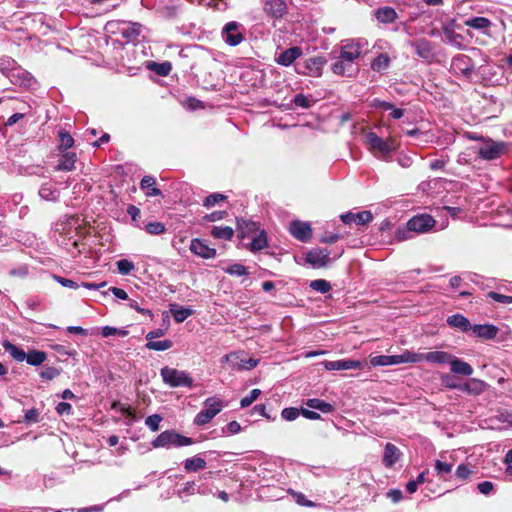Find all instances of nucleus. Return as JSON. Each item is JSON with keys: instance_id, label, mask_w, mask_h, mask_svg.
I'll use <instances>...</instances> for the list:
<instances>
[{"instance_id": "obj_28", "label": "nucleus", "mask_w": 512, "mask_h": 512, "mask_svg": "<svg viewBox=\"0 0 512 512\" xmlns=\"http://www.w3.org/2000/svg\"><path fill=\"white\" fill-rule=\"evenodd\" d=\"M268 247V237L265 230H259L251 237L250 250L252 252L261 251Z\"/></svg>"}, {"instance_id": "obj_39", "label": "nucleus", "mask_w": 512, "mask_h": 512, "mask_svg": "<svg viewBox=\"0 0 512 512\" xmlns=\"http://www.w3.org/2000/svg\"><path fill=\"white\" fill-rule=\"evenodd\" d=\"M375 16L381 23H392L396 19L397 14L391 7H382L375 12Z\"/></svg>"}, {"instance_id": "obj_52", "label": "nucleus", "mask_w": 512, "mask_h": 512, "mask_svg": "<svg viewBox=\"0 0 512 512\" xmlns=\"http://www.w3.org/2000/svg\"><path fill=\"white\" fill-rule=\"evenodd\" d=\"M40 421V411L36 408L29 409L25 412L23 423L29 425Z\"/></svg>"}, {"instance_id": "obj_3", "label": "nucleus", "mask_w": 512, "mask_h": 512, "mask_svg": "<svg viewBox=\"0 0 512 512\" xmlns=\"http://www.w3.org/2000/svg\"><path fill=\"white\" fill-rule=\"evenodd\" d=\"M194 443V440L190 437L184 436L177 431L165 430L161 432L152 442L151 445L153 448H180L184 446H189Z\"/></svg>"}, {"instance_id": "obj_7", "label": "nucleus", "mask_w": 512, "mask_h": 512, "mask_svg": "<svg viewBox=\"0 0 512 512\" xmlns=\"http://www.w3.org/2000/svg\"><path fill=\"white\" fill-rule=\"evenodd\" d=\"M368 48V41L364 38L346 40L341 47V59L347 61L352 66L354 61L360 57L362 52Z\"/></svg>"}, {"instance_id": "obj_41", "label": "nucleus", "mask_w": 512, "mask_h": 512, "mask_svg": "<svg viewBox=\"0 0 512 512\" xmlns=\"http://www.w3.org/2000/svg\"><path fill=\"white\" fill-rule=\"evenodd\" d=\"M444 41L457 48H462L463 37L454 30L446 28L444 30Z\"/></svg>"}, {"instance_id": "obj_19", "label": "nucleus", "mask_w": 512, "mask_h": 512, "mask_svg": "<svg viewBox=\"0 0 512 512\" xmlns=\"http://www.w3.org/2000/svg\"><path fill=\"white\" fill-rule=\"evenodd\" d=\"M325 60L322 57H313L305 61L304 70H298V73L317 77L321 75Z\"/></svg>"}, {"instance_id": "obj_53", "label": "nucleus", "mask_w": 512, "mask_h": 512, "mask_svg": "<svg viewBox=\"0 0 512 512\" xmlns=\"http://www.w3.org/2000/svg\"><path fill=\"white\" fill-rule=\"evenodd\" d=\"M191 3L208 4L214 6L218 10H226L228 8V0H189Z\"/></svg>"}, {"instance_id": "obj_44", "label": "nucleus", "mask_w": 512, "mask_h": 512, "mask_svg": "<svg viewBox=\"0 0 512 512\" xmlns=\"http://www.w3.org/2000/svg\"><path fill=\"white\" fill-rule=\"evenodd\" d=\"M466 25L477 30H484L491 25V22L485 17H473L466 21Z\"/></svg>"}, {"instance_id": "obj_62", "label": "nucleus", "mask_w": 512, "mask_h": 512, "mask_svg": "<svg viewBox=\"0 0 512 512\" xmlns=\"http://www.w3.org/2000/svg\"><path fill=\"white\" fill-rule=\"evenodd\" d=\"M370 363L372 366H390V355H378L371 357Z\"/></svg>"}, {"instance_id": "obj_54", "label": "nucleus", "mask_w": 512, "mask_h": 512, "mask_svg": "<svg viewBox=\"0 0 512 512\" xmlns=\"http://www.w3.org/2000/svg\"><path fill=\"white\" fill-rule=\"evenodd\" d=\"M162 421V417L159 414H153L148 416L145 419V425L153 432L159 430L160 422Z\"/></svg>"}, {"instance_id": "obj_38", "label": "nucleus", "mask_w": 512, "mask_h": 512, "mask_svg": "<svg viewBox=\"0 0 512 512\" xmlns=\"http://www.w3.org/2000/svg\"><path fill=\"white\" fill-rule=\"evenodd\" d=\"M306 405L311 409L319 410L322 413L326 414L334 411V407L332 404L318 398L308 399L306 401Z\"/></svg>"}, {"instance_id": "obj_14", "label": "nucleus", "mask_w": 512, "mask_h": 512, "mask_svg": "<svg viewBox=\"0 0 512 512\" xmlns=\"http://www.w3.org/2000/svg\"><path fill=\"white\" fill-rule=\"evenodd\" d=\"M452 354L445 351H431L427 353H417V363L427 362L432 364H448L451 362Z\"/></svg>"}, {"instance_id": "obj_63", "label": "nucleus", "mask_w": 512, "mask_h": 512, "mask_svg": "<svg viewBox=\"0 0 512 512\" xmlns=\"http://www.w3.org/2000/svg\"><path fill=\"white\" fill-rule=\"evenodd\" d=\"M53 279L61 286L66 288L77 289L79 287V285L71 279H67L58 275H53Z\"/></svg>"}, {"instance_id": "obj_26", "label": "nucleus", "mask_w": 512, "mask_h": 512, "mask_svg": "<svg viewBox=\"0 0 512 512\" xmlns=\"http://www.w3.org/2000/svg\"><path fill=\"white\" fill-rule=\"evenodd\" d=\"M140 188L145 191L147 197L160 196L161 190L156 187V180L153 176L146 175L141 179Z\"/></svg>"}, {"instance_id": "obj_58", "label": "nucleus", "mask_w": 512, "mask_h": 512, "mask_svg": "<svg viewBox=\"0 0 512 512\" xmlns=\"http://www.w3.org/2000/svg\"><path fill=\"white\" fill-rule=\"evenodd\" d=\"M301 411L295 407L284 408L281 412V416L286 421H294L298 418Z\"/></svg>"}, {"instance_id": "obj_56", "label": "nucleus", "mask_w": 512, "mask_h": 512, "mask_svg": "<svg viewBox=\"0 0 512 512\" xmlns=\"http://www.w3.org/2000/svg\"><path fill=\"white\" fill-rule=\"evenodd\" d=\"M226 199V196L223 195V194H220V193H213V194H210L209 196H207L204 201H203V205L206 207V208H211L213 207L214 205H216L218 202L220 201H224Z\"/></svg>"}, {"instance_id": "obj_4", "label": "nucleus", "mask_w": 512, "mask_h": 512, "mask_svg": "<svg viewBox=\"0 0 512 512\" xmlns=\"http://www.w3.org/2000/svg\"><path fill=\"white\" fill-rule=\"evenodd\" d=\"M225 407L224 401L218 396H212L203 402V409L197 413L193 423L197 426L208 424Z\"/></svg>"}, {"instance_id": "obj_49", "label": "nucleus", "mask_w": 512, "mask_h": 512, "mask_svg": "<svg viewBox=\"0 0 512 512\" xmlns=\"http://www.w3.org/2000/svg\"><path fill=\"white\" fill-rule=\"evenodd\" d=\"M116 265L121 275H129L135 269L134 263L128 259H120Z\"/></svg>"}, {"instance_id": "obj_50", "label": "nucleus", "mask_w": 512, "mask_h": 512, "mask_svg": "<svg viewBox=\"0 0 512 512\" xmlns=\"http://www.w3.org/2000/svg\"><path fill=\"white\" fill-rule=\"evenodd\" d=\"M225 272L232 276H245L249 274L247 267L240 263L230 265L225 269Z\"/></svg>"}, {"instance_id": "obj_47", "label": "nucleus", "mask_w": 512, "mask_h": 512, "mask_svg": "<svg viewBox=\"0 0 512 512\" xmlns=\"http://www.w3.org/2000/svg\"><path fill=\"white\" fill-rule=\"evenodd\" d=\"M309 287L319 293L325 294L331 290V284L324 279H316L310 282Z\"/></svg>"}, {"instance_id": "obj_37", "label": "nucleus", "mask_w": 512, "mask_h": 512, "mask_svg": "<svg viewBox=\"0 0 512 512\" xmlns=\"http://www.w3.org/2000/svg\"><path fill=\"white\" fill-rule=\"evenodd\" d=\"M60 195L59 190L50 184H43L39 189V196L46 201H56Z\"/></svg>"}, {"instance_id": "obj_40", "label": "nucleus", "mask_w": 512, "mask_h": 512, "mask_svg": "<svg viewBox=\"0 0 512 512\" xmlns=\"http://www.w3.org/2000/svg\"><path fill=\"white\" fill-rule=\"evenodd\" d=\"M211 235L216 239L231 240L234 230L230 226H214L211 230Z\"/></svg>"}, {"instance_id": "obj_64", "label": "nucleus", "mask_w": 512, "mask_h": 512, "mask_svg": "<svg viewBox=\"0 0 512 512\" xmlns=\"http://www.w3.org/2000/svg\"><path fill=\"white\" fill-rule=\"evenodd\" d=\"M396 161L402 168H409L413 164V158L404 153H399L396 157Z\"/></svg>"}, {"instance_id": "obj_45", "label": "nucleus", "mask_w": 512, "mask_h": 512, "mask_svg": "<svg viewBox=\"0 0 512 512\" xmlns=\"http://www.w3.org/2000/svg\"><path fill=\"white\" fill-rule=\"evenodd\" d=\"M58 136H59V149L60 150H67L74 145V139L70 135L69 132H67L65 130H60L58 133Z\"/></svg>"}, {"instance_id": "obj_61", "label": "nucleus", "mask_w": 512, "mask_h": 512, "mask_svg": "<svg viewBox=\"0 0 512 512\" xmlns=\"http://www.w3.org/2000/svg\"><path fill=\"white\" fill-rule=\"evenodd\" d=\"M487 296L499 303L503 304H511L512 303V296L503 295L494 291H491L487 294Z\"/></svg>"}, {"instance_id": "obj_36", "label": "nucleus", "mask_w": 512, "mask_h": 512, "mask_svg": "<svg viewBox=\"0 0 512 512\" xmlns=\"http://www.w3.org/2000/svg\"><path fill=\"white\" fill-rule=\"evenodd\" d=\"M3 347L5 351L8 352L10 356L18 362H23L25 361V358H27V353L23 349L11 343L10 341H4Z\"/></svg>"}, {"instance_id": "obj_9", "label": "nucleus", "mask_w": 512, "mask_h": 512, "mask_svg": "<svg viewBox=\"0 0 512 512\" xmlns=\"http://www.w3.org/2000/svg\"><path fill=\"white\" fill-rule=\"evenodd\" d=\"M450 69L454 75L470 80L475 69V64L469 56L458 54L452 58Z\"/></svg>"}, {"instance_id": "obj_27", "label": "nucleus", "mask_w": 512, "mask_h": 512, "mask_svg": "<svg viewBox=\"0 0 512 512\" xmlns=\"http://www.w3.org/2000/svg\"><path fill=\"white\" fill-rule=\"evenodd\" d=\"M76 160H77V156L75 153L66 152L60 157V159L55 167V170L66 171V172L72 171L75 169Z\"/></svg>"}, {"instance_id": "obj_33", "label": "nucleus", "mask_w": 512, "mask_h": 512, "mask_svg": "<svg viewBox=\"0 0 512 512\" xmlns=\"http://www.w3.org/2000/svg\"><path fill=\"white\" fill-rule=\"evenodd\" d=\"M206 465V460L200 456L187 458L183 462V467L186 472H197L199 470L206 468Z\"/></svg>"}, {"instance_id": "obj_24", "label": "nucleus", "mask_w": 512, "mask_h": 512, "mask_svg": "<svg viewBox=\"0 0 512 512\" xmlns=\"http://www.w3.org/2000/svg\"><path fill=\"white\" fill-rule=\"evenodd\" d=\"M486 383L476 378H470L466 383L460 385L459 390L469 395H480L484 392Z\"/></svg>"}, {"instance_id": "obj_16", "label": "nucleus", "mask_w": 512, "mask_h": 512, "mask_svg": "<svg viewBox=\"0 0 512 512\" xmlns=\"http://www.w3.org/2000/svg\"><path fill=\"white\" fill-rule=\"evenodd\" d=\"M189 248L193 254L203 259H212L216 256V249L209 247L204 240L199 238L192 239Z\"/></svg>"}, {"instance_id": "obj_11", "label": "nucleus", "mask_w": 512, "mask_h": 512, "mask_svg": "<svg viewBox=\"0 0 512 512\" xmlns=\"http://www.w3.org/2000/svg\"><path fill=\"white\" fill-rule=\"evenodd\" d=\"M506 144L503 142H494L492 140L486 141L478 149V155L484 160H495L504 154Z\"/></svg>"}, {"instance_id": "obj_15", "label": "nucleus", "mask_w": 512, "mask_h": 512, "mask_svg": "<svg viewBox=\"0 0 512 512\" xmlns=\"http://www.w3.org/2000/svg\"><path fill=\"white\" fill-rule=\"evenodd\" d=\"M415 53L427 62H431L435 59V46L427 39H419L412 43Z\"/></svg>"}, {"instance_id": "obj_55", "label": "nucleus", "mask_w": 512, "mask_h": 512, "mask_svg": "<svg viewBox=\"0 0 512 512\" xmlns=\"http://www.w3.org/2000/svg\"><path fill=\"white\" fill-rule=\"evenodd\" d=\"M196 483L194 481H188L184 484L183 488L178 490V496L184 498L185 496L193 495L197 490Z\"/></svg>"}, {"instance_id": "obj_51", "label": "nucleus", "mask_w": 512, "mask_h": 512, "mask_svg": "<svg viewBox=\"0 0 512 512\" xmlns=\"http://www.w3.org/2000/svg\"><path fill=\"white\" fill-rule=\"evenodd\" d=\"M261 395L260 389H252L248 395L243 397L240 401L241 408H246L250 406L259 396Z\"/></svg>"}, {"instance_id": "obj_10", "label": "nucleus", "mask_w": 512, "mask_h": 512, "mask_svg": "<svg viewBox=\"0 0 512 512\" xmlns=\"http://www.w3.org/2000/svg\"><path fill=\"white\" fill-rule=\"evenodd\" d=\"M455 465V458L450 453H442L435 460L434 471L438 478L448 481L452 477V469Z\"/></svg>"}, {"instance_id": "obj_48", "label": "nucleus", "mask_w": 512, "mask_h": 512, "mask_svg": "<svg viewBox=\"0 0 512 512\" xmlns=\"http://www.w3.org/2000/svg\"><path fill=\"white\" fill-rule=\"evenodd\" d=\"M144 229L151 235H161L166 231V227L162 222L153 221L144 225Z\"/></svg>"}, {"instance_id": "obj_2", "label": "nucleus", "mask_w": 512, "mask_h": 512, "mask_svg": "<svg viewBox=\"0 0 512 512\" xmlns=\"http://www.w3.org/2000/svg\"><path fill=\"white\" fill-rule=\"evenodd\" d=\"M436 221L428 214H420L412 217L406 225V228H399L396 231V239L403 241L408 239L410 232L426 233L432 229Z\"/></svg>"}, {"instance_id": "obj_30", "label": "nucleus", "mask_w": 512, "mask_h": 512, "mask_svg": "<svg viewBox=\"0 0 512 512\" xmlns=\"http://www.w3.org/2000/svg\"><path fill=\"white\" fill-rule=\"evenodd\" d=\"M237 222L238 234L241 238L252 237L259 231L256 222L246 220H238Z\"/></svg>"}, {"instance_id": "obj_31", "label": "nucleus", "mask_w": 512, "mask_h": 512, "mask_svg": "<svg viewBox=\"0 0 512 512\" xmlns=\"http://www.w3.org/2000/svg\"><path fill=\"white\" fill-rule=\"evenodd\" d=\"M170 312L174 321L177 323L184 322L189 316L193 314V310L190 307H182L177 304L170 305Z\"/></svg>"}, {"instance_id": "obj_59", "label": "nucleus", "mask_w": 512, "mask_h": 512, "mask_svg": "<svg viewBox=\"0 0 512 512\" xmlns=\"http://www.w3.org/2000/svg\"><path fill=\"white\" fill-rule=\"evenodd\" d=\"M60 375V369L47 366L40 372V377L45 380H52Z\"/></svg>"}, {"instance_id": "obj_20", "label": "nucleus", "mask_w": 512, "mask_h": 512, "mask_svg": "<svg viewBox=\"0 0 512 512\" xmlns=\"http://www.w3.org/2000/svg\"><path fill=\"white\" fill-rule=\"evenodd\" d=\"M302 55V49L299 46H293L282 51L277 57L276 62L281 66L288 67L290 66L296 59H298Z\"/></svg>"}, {"instance_id": "obj_34", "label": "nucleus", "mask_w": 512, "mask_h": 512, "mask_svg": "<svg viewBox=\"0 0 512 512\" xmlns=\"http://www.w3.org/2000/svg\"><path fill=\"white\" fill-rule=\"evenodd\" d=\"M417 353L411 351H404L402 354L390 355V366L402 363H417Z\"/></svg>"}, {"instance_id": "obj_57", "label": "nucleus", "mask_w": 512, "mask_h": 512, "mask_svg": "<svg viewBox=\"0 0 512 512\" xmlns=\"http://www.w3.org/2000/svg\"><path fill=\"white\" fill-rule=\"evenodd\" d=\"M293 103L297 107H301L304 109H308L312 106L311 99L302 93L295 95V97L293 98Z\"/></svg>"}, {"instance_id": "obj_13", "label": "nucleus", "mask_w": 512, "mask_h": 512, "mask_svg": "<svg viewBox=\"0 0 512 512\" xmlns=\"http://www.w3.org/2000/svg\"><path fill=\"white\" fill-rule=\"evenodd\" d=\"M331 261L330 251L326 248H314L306 255V262L313 268L326 267Z\"/></svg>"}, {"instance_id": "obj_18", "label": "nucleus", "mask_w": 512, "mask_h": 512, "mask_svg": "<svg viewBox=\"0 0 512 512\" xmlns=\"http://www.w3.org/2000/svg\"><path fill=\"white\" fill-rule=\"evenodd\" d=\"M341 221L344 224L356 223L359 225H365L372 221L373 215L370 211L365 210L358 213L347 212L340 216Z\"/></svg>"}, {"instance_id": "obj_29", "label": "nucleus", "mask_w": 512, "mask_h": 512, "mask_svg": "<svg viewBox=\"0 0 512 512\" xmlns=\"http://www.w3.org/2000/svg\"><path fill=\"white\" fill-rule=\"evenodd\" d=\"M447 324L450 327L458 328L462 332L471 330L472 325L470 321L462 314H453L447 318Z\"/></svg>"}, {"instance_id": "obj_42", "label": "nucleus", "mask_w": 512, "mask_h": 512, "mask_svg": "<svg viewBox=\"0 0 512 512\" xmlns=\"http://www.w3.org/2000/svg\"><path fill=\"white\" fill-rule=\"evenodd\" d=\"M148 67L157 75L163 77L168 76L172 70V65L168 61L162 63L151 62Z\"/></svg>"}, {"instance_id": "obj_12", "label": "nucleus", "mask_w": 512, "mask_h": 512, "mask_svg": "<svg viewBox=\"0 0 512 512\" xmlns=\"http://www.w3.org/2000/svg\"><path fill=\"white\" fill-rule=\"evenodd\" d=\"M289 233L298 241L307 243L312 238L313 232L309 222L293 220L289 224Z\"/></svg>"}, {"instance_id": "obj_22", "label": "nucleus", "mask_w": 512, "mask_h": 512, "mask_svg": "<svg viewBox=\"0 0 512 512\" xmlns=\"http://www.w3.org/2000/svg\"><path fill=\"white\" fill-rule=\"evenodd\" d=\"M324 366L329 371H339V370H351V369H359L362 364L356 360H336V361H326Z\"/></svg>"}, {"instance_id": "obj_43", "label": "nucleus", "mask_w": 512, "mask_h": 512, "mask_svg": "<svg viewBox=\"0 0 512 512\" xmlns=\"http://www.w3.org/2000/svg\"><path fill=\"white\" fill-rule=\"evenodd\" d=\"M390 64V58L387 54H379L371 63V68L374 71L381 72L386 70Z\"/></svg>"}, {"instance_id": "obj_25", "label": "nucleus", "mask_w": 512, "mask_h": 512, "mask_svg": "<svg viewBox=\"0 0 512 512\" xmlns=\"http://www.w3.org/2000/svg\"><path fill=\"white\" fill-rule=\"evenodd\" d=\"M450 370L454 374L462 375V376H471L473 374L472 366L463 361L462 359L457 358L456 356H452L451 362L449 363Z\"/></svg>"}, {"instance_id": "obj_5", "label": "nucleus", "mask_w": 512, "mask_h": 512, "mask_svg": "<svg viewBox=\"0 0 512 512\" xmlns=\"http://www.w3.org/2000/svg\"><path fill=\"white\" fill-rule=\"evenodd\" d=\"M142 28L140 23L127 21H109L105 26L106 31L121 34L126 42L137 41Z\"/></svg>"}, {"instance_id": "obj_21", "label": "nucleus", "mask_w": 512, "mask_h": 512, "mask_svg": "<svg viewBox=\"0 0 512 512\" xmlns=\"http://www.w3.org/2000/svg\"><path fill=\"white\" fill-rule=\"evenodd\" d=\"M402 456V452L400 449L392 444L387 443L384 448V454H383V464L387 468H391L394 466L396 462L399 461V459Z\"/></svg>"}, {"instance_id": "obj_1", "label": "nucleus", "mask_w": 512, "mask_h": 512, "mask_svg": "<svg viewBox=\"0 0 512 512\" xmlns=\"http://www.w3.org/2000/svg\"><path fill=\"white\" fill-rule=\"evenodd\" d=\"M365 143L378 159L387 161L391 153L397 149V143L393 138L383 139L374 132H368L365 136Z\"/></svg>"}, {"instance_id": "obj_35", "label": "nucleus", "mask_w": 512, "mask_h": 512, "mask_svg": "<svg viewBox=\"0 0 512 512\" xmlns=\"http://www.w3.org/2000/svg\"><path fill=\"white\" fill-rule=\"evenodd\" d=\"M26 356L27 358H25V361L31 366H40L47 359V354L44 351L36 349L29 350Z\"/></svg>"}, {"instance_id": "obj_17", "label": "nucleus", "mask_w": 512, "mask_h": 512, "mask_svg": "<svg viewBox=\"0 0 512 512\" xmlns=\"http://www.w3.org/2000/svg\"><path fill=\"white\" fill-rule=\"evenodd\" d=\"M263 9L270 17L280 19L287 13V4L284 0H266Z\"/></svg>"}, {"instance_id": "obj_32", "label": "nucleus", "mask_w": 512, "mask_h": 512, "mask_svg": "<svg viewBox=\"0 0 512 512\" xmlns=\"http://www.w3.org/2000/svg\"><path fill=\"white\" fill-rule=\"evenodd\" d=\"M331 68H332L333 73H335L336 75L349 76V77L352 76V74L356 70L354 65L349 66L347 61H345L344 59H341V56L339 57L338 60H336L332 64Z\"/></svg>"}, {"instance_id": "obj_23", "label": "nucleus", "mask_w": 512, "mask_h": 512, "mask_svg": "<svg viewBox=\"0 0 512 512\" xmlns=\"http://www.w3.org/2000/svg\"><path fill=\"white\" fill-rule=\"evenodd\" d=\"M471 330L475 336L486 340L495 338L498 333V328L492 324H475Z\"/></svg>"}, {"instance_id": "obj_8", "label": "nucleus", "mask_w": 512, "mask_h": 512, "mask_svg": "<svg viewBox=\"0 0 512 512\" xmlns=\"http://www.w3.org/2000/svg\"><path fill=\"white\" fill-rule=\"evenodd\" d=\"M221 37L227 45L238 46L245 39V28L237 21H230L223 26Z\"/></svg>"}, {"instance_id": "obj_46", "label": "nucleus", "mask_w": 512, "mask_h": 512, "mask_svg": "<svg viewBox=\"0 0 512 512\" xmlns=\"http://www.w3.org/2000/svg\"><path fill=\"white\" fill-rule=\"evenodd\" d=\"M145 347L149 350L165 351L172 347V341L168 339L161 341L151 340L146 343Z\"/></svg>"}, {"instance_id": "obj_60", "label": "nucleus", "mask_w": 512, "mask_h": 512, "mask_svg": "<svg viewBox=\"0 0 512 512\" xmlns=\"http://www.w3.org/2000/svg\"><path fill=\"white\" fill-rule=\"evenodd\" d=\"M241 431V425L233 420L229 422L225 427L222 428V433L224 435H235Z\"/></svg>"}, {"instance_id": "obj_6", "label": "nucleus", "mask_w": 512, "mask_h": 512, "mask_svg": "<svg viewBox=\"0 0 512 512\" xmlns=\"http://www.w3.org/2000/svg\"><path fill=\"white\" fill-rule=\"evenodd\" d=\"M160 375L163 382L169 387L191 388L193 386V378L186 371L165 366L160 370Z\"/></svg>"}]
</instances>
